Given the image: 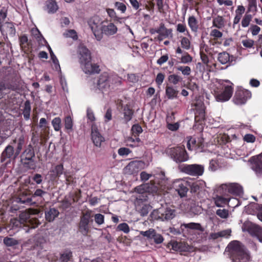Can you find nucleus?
<instances>
[{
    "label": "nucleus",
    "instance_id": "nucleus-1",
    "mask_svg": "<svg viewBox=\"0 0 262 262\" xmlns=\"http://www.w3.org/2000/svg\"><path fill=\"white\" fill-rule=\"evenodd\" d=\"M233 262H250V255L244 245L238 241L231 242L226 249Z\"/></svg>",
    "mask_w": 262,
    "mask_h": 262
},
{
    "label": "nucleus",
    "instance_id": "nucleus-2",
    "mask_svg": "<svg viewBox=\"0 0 262 262\" xmlns=\"http://www.w3.org/2000/svg\"><path fill=\"white\" fill-rule=\"evenodd\" d=\"M134 190L138 193L136 196L138 202L147 201L150 193L159 195L161 192L159 183H156L152 181H150L149 183L143 184L136 187Z\"/></svg>",
    "mask_w": 262,
    "mask_h": 262
},
{
    "label": "nucleus",
    "instance_id": "nucleus-3",
    "mask_svg": "<svg viewBox=\"0 0 262 262\" xmlns=\"http://www.w3.org/2000/svg\"><path fill=\"white\" fill-rule=\"evenodd\" d=\"M233 92V83L228 80L222 81L214 91L215 99L217 101H227L232 97Z\"/></svg>",
    "mask_w": 262,
    "mask_h": 262
},
{
    "label": "nucleus",
    "instance_id": "nucleus-4",
    "mask_svg": "<svg viewBox=\"0 0 262 262\" xmlns=\"http://www.w3.org/2000/svg\"><path fill=\"white\" fill-rule=\"evenodd\" d=\"M120 83L121 81L115 76H111L107 73H102L97 81V87L102 92L107 91L114 89V85L117 83Z\"/></svg>",
    "mask_w": 262,
    "mask_h": 262
},
{
    "label": "nucleus",
    "instance_id": "nucleus-5",
    "mask_svg": "<svg viewBox=\"0 0 262 262\" xmlns=\"http://www.w3.org/2000/svg\"><path fill=\"white\" fill-rule=\"evenodd\" d=\"M166 153L177 163L187 161L189 159L188 154L184 146L168 148L166 150Z\"/></svg>",
    "mask_w": 262,
    "mask_h": 262
},
{
    "label": "nucleus",
    "instance_id": "nucleus-6",
    "mask_svg": "<svg viewBox=\"0 0 262 262\" xmlns=\"http://www.w3.org/2000/svg\"><path fill=\"white\" fill-rule=\"evenodd\" d=\"M93 214L92 210L87 209L82 212L78 224V231L84 236H86L90 231V224L93 222L92 218Z\"/></svg>",
    "mask_w": 262,
    "mask_h": 262
},
{
    "label": "nucleus",
    "instance_id": "nucleus-7",
    "mask_svg": "<svg viewBox=\"0 0 262 262\" xmlns=\"http://www.w3.org/2000/svg\"><path fill=\"white\" fill-rule=\"evenodd\" d=\"M20 161L23 166L30 169L36 168L35 152L32 145H29L21 155Z\"/></svg>",
    "mask_w": 262,
    "mask_h": 262
},
{
    "label": "nucleus",
    "instance_id": "nucleus-8",
    "mask_svg": "<svg viewBox=\"0 0 262 262\" xmlns=\"http://www.w3.org/2000/svg\"><path fill=\"white\" fill-rule=\"evenodd\" d=\"M176 215V210L170 207H161L154 210L151 214L152 219L162 221H168L173 219Z\"/></svg>",
    "mask_w": 262,
    "mask_h": 262
},
{
    "label": "nucleus",
    "instance_id": "nucleus-9",
    "mask_svg": "<svg viewBox=\"0 0 262 262\" xmlns=\"http://www.w3.org/2000/svg\"><path fill=\"white\" fill-rule=\"evenodd\" d=\"M103 22L98 16H94L88 20V24L91 29L96 39L100 41L102 39V35L100 31L101 26Z\"/></svg>",
    "mask_w": 262,
    "mask_h": 262
},
{
    "label": "nucleus",
    "instance_id": "nucleus-10",
    "mask_svg": "<svg viewBox=\"0 0 262 262\" xmlns=\"http://www.w3.org/2000/svg\"><path fill=\"white\" fill-rule=\"evenodd\" d=\"M19 221L20 224L31 229L35 228L40 224L37 218L33 217L30 213L26 212H22L19 215Z\"/></svg>",
    "mask_w": 262,
    "mask_h": 262
},
{
    "label": "nucleus",
    "instance_id": "nucleus-11",
    "mask_svg": "<svg viewBox=\"0 0 262 262\" xmlns=\"http://www.w3.org/2000/svg\"><path fill=\"white\" fill-rule=\"evenodd\" d=\"M182 172L192 176H201L204 171V167L199 164H185L181 169Z\"/></svg>",
    "mask_w": 262,
    "mask_h": 262
},
{
    "label": "nucleus",
    "instance_id": "nucleus-12",
    "mask_svg": "<svg viewBox=\"0 0 262 262\" xmlns=\"http://www.w3.org/2000/svg\"><path fill=\"white\" fill-rule=\"evenodd\" d=\"M66 170L63 164L61 163L58 164L52 165L48 172V176L50 180L52 182H57L59 178L64 174Z\"/></svg>",
    "mask_w": 262,
    "mask_h": 262
},
{
    "label": "nucleus",
    "instance_id": "nucleus-13",
    "mask_svg": "<svg viewBox=\"0 0 262 262\" xmlns=\"http://www.w3.org/2000/svg\"><path fill=\"white\" fill-rule=\"evenodd\" d=\"M251 96V92L245 89H237L235 93L233 101L234 103L237 105L245 104L248 99Z\"/></svg>",
    "mask_w": 262,
    "mask_h": 262
},
{
    "label": "nucleus",
    "instance_id": "nucleus-14",
    "mask_svg": "<svg viewBox=\"0 0 262 262\" xmlns=\"http://www.w3.org/2000/svg\"><path fill=\"white\" fill-rule=\"evenodd\" d=\"M140 234L141 235L147 237L148 239H154V242L156 244H160L164 241V237L161 234L158 233L155 229L152 228H150L145 231H140Z\"/></svg>",
    "mask_w": 262,
    "mask_h": 262
},
{
    "label": "nucleus",
    "instance_id": "nucleus-15",
    "mask_svg": "<svg viewBox=\"0 0 262 262\" xmlns=\"http://www.w3.org/2000/svg\"><path fill=\"white\" fill-rule=\"evenodd\" d=\"M223 190L225 189V191L229 193L241 196L243 194V189L242 187L236 183H231L229 184H222L220 187Z\"/></svg>",
    "mask_w": 262,
    "mask_h": 262
},
{
    "label": "nucleus",
    "instance_id": "nucleus-16",
    "mask_svg": "<svg viewBox=\"0 0 262 262\" xmlns=\"http://www.w3.org/2000/svg\"><path fill=\"white\" fill-rule=\"evenodd\" d=\"M249 161L251 164V168L256 173H262V153L251 157Z\"/></svg>",
    "mask_w": 262,
    "mask_h": 262
},
{
    "label": "nucleus",
    "instance_id": "nucleus-17",
    "mask_svg": "<svg viewBox=\"0 0 262 262\" xmlns=\"http://www.w3.org/2000/svg\"><path fill=\"white\" fill-rule=\"evenodd\" d=\"M91 139L94 144L100 147L101 143L104 142V138L101 135L97 127L92 126L91 130Z\"/></svg>",
    "mask_w": 262,
    "mask_h": 262
},
{
    "label": "nucleus",
    "instance_id": "nucleus-18",
    "mask_svg": "<svg viewBox=\"0 0 262 262\" xmlns=\"http://www.w3.org/2000/svg\"><path fill=\"white\" fill-rule=\"evenodd\" d=\"M171 247L172 250L180 252H190L193 251V247L185 242H173Z\"/></svg>",
    "mask_w": 262,
    "mask_h": 262
},
{
    "label": "nucleus",
    "instance_id": "nucleus-19",
    "mask_svg": "<svg viewBox=\"0 0 262 262\" xmlns=\"http://www.w3.org/2000/svg\"><path fill=\"white\" fill-rule=\"evenodd\" d=\"M78 56L79 62L82 64L86 61L91 60V54L90 50L85 46H80L78 50Z\"/></svg>",
    "mask_w": 262,
    "mask_h": 262
},
{
    "label": "nucleus",
    "instance_id": "nucleus-20",
    "mask_svg": "<svg viewBox=\"0 0 262 262\" xmlns=\"http://www.w3.org/2000/svg\"><path fill=\"white\" fill-rule=\"evenodd\" d=\"M143 162L141 161H132L124 169L125 173L127 174H135L140 170Z\"/></svg>",
    "mask_w": 262,
    "mask_h": 262
},
{
    "label": "nucleus",
    "instance_id": "nucleus-21",
    "mask_svg": "<svg viewBox=\"0 0 262 262\" xmlns=\"http://www.w3.org/2000/svg\"><path fill=\"white\" fill-rule=\"evenodd\" d=\"M204 139L202 138L191 137L187 142V147L189 150L202 149Z\"/></svg>",
    "mask_w": 262,
    "mask_h": 262
},
{
    "label": "nucleus",
    "instance_id": "nucleus-22",
    "mask_svg": "<svg viewBox=\"0 0 262 262\" xmlns=\"http://www.w3.org/2000/svg\"><path fill=\"white\" fill-rule=\"evenodd\" d=\"M81 64L83 66V70L86 74L99 73L100 71L99 66L97 64L92 63L91 60L86 61Z\"/></svg>",
    "mask_w": 262,
    "mask_h": 262
},
{
    "label": "nucleus",
    "instance_id": "nucleus-23",
    "mask_svg": "<svg viewBox=\"0 0 262 262\" xmlns=\"http://www.w3.org/2000/svg\"><path fill=\"white\" fill-rule=\"evenodd\" d=\"M117 30V27L113 23H110L107 25H102L101 26L100 31L102 36L103 34L106 36H111L116 34Z\"/></svg>",
    "mask_w": 262,
    "mask_h": 262
},
{
    "label": "nucleus",
    "instance_id": "nucleus-24",
    "mask_svg": "<svg viewBox=\"0 0 262 262\" xmlns=\"http://www.w3.org/2000/svg\"><path fill=\"white\" fill-rule=\"evenodd\" d=\"M190 184L187 181H179L176 185V190L179 195L181 197L185 196L188 192Z\"/></svg>",
    "mask_w": 262,
    "mask_h": 262
},
{
    "label": "nucleus",
    "instance_id": "nucleus-25",
    "mask_svg": "<svg viewBox=\"0 0 262 262\" xmlns=\"http://www.w3.org/2000/svg\"><path fill=\"white\" fill-rule=\"evenodd\" d=\"M17 156H15V151L11 145H8L2 154V160L5 161L6 159H15Z\"/></svg>",
    "mask_w": 262,
    "mask_h": 262
},
{
    "label": "nucleus",
    "instance_id": "nucleus-26",
    "mask_svg": "<svg viewBox=\"0 0 262 262\" xmlns=\"http://www.w3.org/2000/svg\"><path fill=\"white\" fill-rule=\"evenodd\" d=\"M158 30L159 36L158 38L159 40H162L163 38L168 37L172 33V30L171 29H167L163 23H160Z\"/></svg>",
    "mask_w": 262,
    "mask_h": 262
},
{
    "label": "nucleus",
    "instance_id": "nucleus-27",
    "mask_svg": "<svg viewBox=\"0 0 262 262\" xmlns=\"http://www.w3.org/2000/svg\"><path fill=\"white\" fill-rule=\"evenodd\" d=\"M123 120L125 123H127L130 121L134 114V111L128 104H126L123 109Z\"/></svg>",
    "mask_w": 262,
    "mask_h": 262
},
{
    "label": "nucleus",
    "instance_id": "nucleus-28",
    "mask_svg": "<svg viewBox=\"0 0 262 262\" xmlns=\"http://www.w3.org/2000/svg\"><path fill=\"white\" fill-rule=\"evenodd\" d=\"M59 214L58 210L55 208H51L45 212L46 220L50 222L53 221Z\"/></svg>",
    "mask_w": 262,
    "mask_h": 262
},
{
    "label": "nucleus",
    "instance_id": "nucleus-29",
    "mask_svg": "<svg viewBox=\"0 0 262 262\" xmlns=\"http://www.w3.org/2000/svg\"><path fill=\"white\" fill-rule=\"evenodd\" d=\"M179 91L172 85H166L165 88L166 96L168 99H173L178 97Z\"/></svg>",
    "mask_w": 262,
    "mask_h": 262
},
{
    "label": "nucleus",
    "instance_id": "nucleus-30",
    "mask_svg": "<svg viewBox=\"0 0 262 262\" xmlns=\"http://www.w3.org/2000/svg\"><path fill=\"white\" fill-rule=\"evenodd\" d=\"M188 25L192 32L196 33L199 28V21L194 16H190L188 18Z\"/></svg>",
    "mask_w": 262,
    "mask_h": 262
},
{
    "label": "nucleus",
    "instance_id": "nucleus-31",
    "mask_svg": "<svg viewBox=\"0 0 262 262\" xmlns=\"http://www.w3.org/2000/svg\"><path fill=\"white\" fill-rule=\"evenodd\" d=\"M205 119V112L203 108L201 107L196 110L194 120L199 124H202Z\"/></svg>",
    "mask_w": 262,
    "mask_h": 262
},
{
    "label": "nucleus",
    "instance_id": "nucleus-32",
    "mask_svg": "<svg viewBox=\"0 0 262 262\" xmlns=\"http://www.w3.org/2000/svg\"><path fill=\"white\" fill-rule=\"evenodd\" d=\"M31 110V103L29 100H27L24 103V106L23 110V114L24 119L28 120L30 117V113Z\"/></svg>",
    "mask_w": 262,
    "mask_h": 262
},
{
    "label": "nucleus",
    "instance_id": "nucleus-33",
    "mask_svg": "<svg viewBox=\"0 0 262 262\" xmlns=\"http://www.w3.org/2000/svg\"><path fill=\"white\" fill-rule=\"evenodd\" d=\"M251 232L257 237L260 242H262V228L255 224L252 225L250 227Z\"/></svg>",
    "mask_w": 262,
    "mask_h": 262
},
{
    "label": "nucleus",
    "instance_id": "nucleus-34",
    "mask_svg": "<svg viewBox=\"0 0 262 262\" xmlns=\"http://www.w3.org/2000/svg\"><path fill=\"white\" fill-rule=\"evenodd\" d=\"M14 143L17 142V146L15 149V156H18L22 149L23 146L25 143V138L23 136L19 137L17 141L16 139L13 140Z\"/></svg>",
    "mask_w": 262,
    "mask_h": 262
},
{
    "label": "nucleus",
    "instance_id": "nucleus-35",
    "mask_svg": "<svg viewBox=\"0 0 262 262\" xmlns=\"http://www.w3.org/2000/svg\"><path fill=\"white\" fill-rule=\"evenodd\" d=\"M64 128L68 133L73 130V121L70 116H67L64 119Z\"/></svg>",
    "mask_w": 262,
    "mask_h": 262
},
{
    "label": "nucleus",
    "instance_id": "nucleus-36",
    "mask_svg": "<svg viewBox=\"0 0 262 262\" xmlns=\"http://www.w3.org/2000/svg\"><path fill=\"white\" fill-rule=\"evenodd\" d=\"M230 55L226 52H223L218 54L217 60L222 64H225L230 62Z\"/></svg>",
    "mask_w": 262,
    "mask_h": 262
},
{
    "label": "nucleus",
    "instance_id": "nucleus-37",
    "mask_svg": "<svg viewBox=\"0 0 262 262\" xmlns=\"http://www.w3.org/2000/svg\"><path fill=\"white\" fill-rule=\"evenodd\" d=\"M46 7L49 13H54L58 10V6L56 2L53 0H48L46 2Z\"/></svg>",
    "mask_w": 262,
    "mask_h": 262
},
{
    "label": "nucleus",
    "instance_id": "nucleus-38",
    "mask_svg": "<svg viewBox=\"0 0 262 262\" xmlns=\"http://www.w3.org/2000/svg\"><path fill=\"white\" fill-rule=\"evenodd\" d=\"M213 26L218 29H221L225 26V21L223 17L218 15L213 19Z\"/></svg>",
    "mask_w": 262,
    "mask_h": 262
},
{
    "label": "nucleus",
    "instance_id": "nucleus-39",
    "mask_svg": "<svg viewBox=\"0 0 262 262\" xmlns=\"http://www.w3.org/2000/svg\"><path fill=\"white\" fill-rule=\"evenodd\" d=\"M182 80L183 78L177 74H170L168 77V81L169 82L173 85H177L179 82H182Z\"/></svg>",
    "mask_w": 262,
    "mask_h": 262
},
{
    "label": "nucleus",
    "instance_id": "nucleus-40",
    "mask_svg": "<svg viewBox=\"0 0 262 262\" xmlns=\"http://www.w3.org/2000/svg\"><path fill=\"white\" fill-rule=\"evenodd\" d=\"M257 11L256 0H248V9L246 13L252 12L255 14Z\"/></svg>",
    "mask_w": 262,
    "mask_h": 262
},
{
    "label": "nucleus",
    "instance_id": "nucleus-41",
    "mask_svg": "<svg viewBox=\"0 0 262 262\" xmlns=\"http://www.w3.org/2000/svg\"><path fill=\"white\" fill-rule=\"evenodd\" d=\"M3 243L7 247H13L19 244L17 240L8 236L4 237Z\"/></svg>",
    "mask_w": 262,
    "mask_h": 262
},
{
    "label": "nucleus",
    "instance_id": "nucleus-42",
    "mask_svg": "<svg viewBox=\"0 0 262 262\" xmlns=\"http://www.w3.org/2000/svg\"><path fill=\"white\" fill-rule=\"evenodd\" d=\"M176 30L179 33H184L186 36L191 37L190 34L185 24H178L176 26Z\"/></svg>",
    "mask_w": 262,
    "mask_h": 262
},
{
    "label": "nucleus",
    "instance_id": "nucleus-43",
    "mask_svg": "<svg viewBox=\"0 0 262 262\" xmlns=\"http://www.w3.org/2000/svg\"><path fill=\"white\" fill-rule=\"evenodd\" d=\"M229 201L228 198H225L222 196H217L215 199V204L217 207H223Z\"/></svg>",
    "mask_w": 262,
    "mask_h": 262
},
{
    "label": "nucleus",
    "instance_id": "nucleus-44",
    "mask_svg": "<svg viewBox=\"0 0 262 262\" xmlns=\"http://www.w3.org/2000/svg\"><path fill=\"white\" fill-rule=\"evenodd\" d=\"M52 125L54 128V129L58 132L61 130V119L60 117H57L54 118L52 121Z\"/></svg>",
    "mask_w": 262,
    "mask_h": 262
},
{
    "label": "nucleus",
    "instance_id": "nucleus-45",
    "mask_svg": "<svg viewBox=\"0 0 262 262\" xmlns=\"http://www.w3.org/2000/svg\"><path fill=\"white\" fill-rule=\"evenodd\" d=\"M184 228H188L190 229L199 230L201 228V225L199 223H190L188 224L183 223L181 225V228L182 230H184Z\"/></svg>",
    "mask_w": 262,
    "mask_h": 262
},
{
    "label": "nucleus",
    "instance_id": "nucleus-46",
    "mask_svg": "<svg viewBox=\"0 0 262 262\" xmlns=\"http://www.w3.org/2000/svg\"><path fill=\"white\" fill-rule=\"evenodd\" d=\"M252 18V15L251 14L246 13L242 20V26L244 28L247 27L250 25Z\"/></svg>",
    "mask_w": 262,
    "mask_h": 262
},
{
    "label": "nucleus",
    "instance_id": "nucleus-47",
    "mask_svg": "<svg viewBox=\"0 0 262 262\" xmlns=\"http://www.w3.org/2000/svg\"><path fill=\"white\" fill-rule=\"evenodd\" d=\"M72 257V252L70 250H66L60 254L61 262H68Z\"/></svg>",
    "mask_w": 262,
    "mask_h": 262
},
{
    "label": "nucleus",
    "instance_id": "nucleus-48",
    "mask_svg": "<svg viewBox=\"0 0 262 262\" xmlns=\"http://www.w3.org/2000/svg\"><path fill=\"white\" fill-rule=\"evenodd\" d=\"M48 194V192L45 190H43L41 189L38 188L32 194V198H36L38 197L40 198V201H42V200H44L43 197Z\"/></svg>",
    "mask_w": 262,
    "mask_h": 262
},
{
    "label": "nucleus",
    "instance_id": "nucleus-49",
    "mask_svg": "<svg viewBox=\"0 0 262 262\" xmlns=\"http://www.w3.org/2000/svg\"><path fill=\"white\" fill-rule=\"evenodd\" d=\"M46 243V239L43 237H38L34 246V249H42L43 248L44 244Z\"/></svg>",
    "mask_w": 262,
    "mask_h": 262
},
{
    "label": "nucleus",
    "instance_id": "nucleus-50",
    "mask_svg": "<svg viewBox=\"0 0 262 262\" xmlns=\"http://www.w3.org/2000/svg\"><path fill=\"white\" fill-rule=\"evenodd\" d=\"M48 49L50 54L51 59L55 64V69L57 70L58 69H60L59 61L56 56L54 54L51 48L49 46L48 47Z\"/></svg>",
    "mask_w": 262,
    "mask_h": 262
},
{
    "label": "nucleus",
    "instance_id": "nucleus-51",
    "mask_svg": "<svg viewBox=\"0 0 262 262\" xmlns=\"http://www.w3.org/2000/svg\"><path fill=\"white\" fill-rule=\"evenodd\" d=\"M135 138L133 137H129L127 139V142H134V144H127L131 147H135L139 146L141 140L136 135H134Z\"/></svg>",
    "mask_w": 262,
    "mask_h": 262
},
{
    "label": "nucleus",
    "instance_id": "nucleus-52",
    "mask_svg": "<svg viewBox=\"0 0 262 262\" xmlns=\"http://www.w3.org/2000/svg\"><path fill=\"white\" fill-rule=\"evenodd\" d=\"M116 231H123L125 233H128L130 231V229L127 223H123L119 224L117 226L116 228Z\"/></svg>",
    "mask_w": 262,
    "mask_h": 262
},
{
    "label": "nucleus",
    "instance_id": "nucleus-53",
    "mask_svg": "<svg viewBox=\"0 0 262 262\" xmlns=\"http://www.w3.org/2000/svg\"><path fill=\"white\" fill-rule=\"evenodd\" d=\"M180 60L182 63L186 64L192 62V57L188 53L184 52Z\"/></svg>",
    "mask_w": 262,
    "mask_h": 262
},
{
    "label": "nucleus",
    "instance_id": "nucleus-54",
    "mask_svg": "<svg viewBox=\"0 0 262 262\" xmlns=\"http://www.w3.org/2000/svg\"><path fill=\"white\" fill-rule=\"evenodd\" d=\"M177 70L181 71L184 76H189L191 72L189 66H179L177 67Z\"/></svg>",
    "mask_w": 262,
    "mask_h": 262
},
{
    "label": "nucleus",
    "instance_id": "nucleus-55",
    "mask_svg": "<svg viewBox=\"0 0 262 262\" xmlns=\"http://www.w3.org/2000/svg\"><path fill=\"white\" fill-rule=\"evenodd\" d=\"M190 41L189 39L186 37H182L181 40V47L186 50L190 48Z\"/></svg>",
    "mask_w": 262,
    "mask_h": 262
},
{
    "label": "nucleus",
    "instance_id": "nucleus-56",
    "mask_svg": "<svg viewBox=\"0 0 262 262\" xmlns=\"http://www.w3.org/2000/svg\"><path fill=\"white\" fill-rule=\"evenodd\" d=\"M6 25L7 31L9 32V35L12 36H14L16 34V30L14 23L12 22H7Z\"/></svg>",
    "mask_w": 262,
    "mask_h": 262
},
{
    "label": "nucleus",
    "instance_id": "nucleus-57",
    "mask_svg": "<svg viewBox=\"0 0 262 262\" xmlns=\"http://www.w3.org/2000/svg\"><path fill=\"white\" fill-rule=\"evenodd\" d=\"M64 176L66 180V184L67 185L73 184L74 182L75 178L72 174H71L67 170H66Z\"/></svg>",
    "mask_w": 262,
    "mask_h": 262
},
{
    "label": "nucleus",
    "instance_id": "nucleus-58",
    "mask_svg": "<svg viewBox=\"0 0 262 262\" xmlns=\"http://www.w3.org/2000/svg\"><path fill=\"white\" fill-rule=\"evenodd\" d=\"M117 242L122 243L126 246H129L132 243V240L128 238L126 236L121 235L117 238Z\"/></svg>",
    "mask_w": 262,
    "mask_h": 262
},
{
    "label": "nucleus",
    "instance_id": "nucleus-59",
    "mask_svg": "<svg viewBox=\"0 0 262 262\" xmlns=\"http://www.w3.org/2000/svg\"><path fill=\"white\" fill-rule=\"evenodd\" d=\"M81 191L80 189L75 191L73 193H71L70 194V198H71V199L72 200V203H75L79 201V200L80 199L81 195Z\"/></svg>",
    "mask_w": 262,
    "mask_h": 262
},
{
    "label": "nucleus",
    "instance_id": "nucleus-60",
    "mask_svg": "<svg viewBox=\"0 0 262 262\" xmlns=\"http://www.w3.org/2000/svg\"><path fill=\"white\" fill-rule=\"evenodd\" d=\"M32 180L37 185L41 184L43 181V177L39 173H35L32 177Z\"/></svg>",
    "mask_w": 262,
    "mask_h": 262
},
{
    "label": "nucleus",
    "instance_id": "nucleus-61",
    "mask_svg": "<svg viewBox=\"0 0 262 262\" xmlns=\"http://www.w3.org/2000/svg\"><path fill=\"white\" fill-rule=\"evenodd\" d=\"M216 214L222 219H227L229 216V211L225 209H219L216 210Z\"/></svg>",
    "mask_w": 262,
    "mask_h": 262
},
{
    "label": "nucleus",
    "instance_id": "nucleus-62",
    "mask_svg": "<svg viewBox=\"0 0 262 262\" xmlns=\"http://www.w3.org/2000/svg\"><path fill=\"white\" fill-rule=\"evenodd\" d=\"M223 33L217 29H213L210 33V36L214 39H219L223 36Z\"/></svg>",
    "mask_w": 262,
    "mask_h": 262
},
{
    "label": "nucleus",
    "instance_id": "nucleus-63",
    "mask_svg": "<svg viewBox=\"0 0 262 262\" xmlns=\"http://www.w3.org/2000/svg\"><path fill=\"white\" fill-rule=\"evenodd\" d=\"M94 220L96 224L102 225L104 223V216L100 213L96 214L94 215Z\"/></svg>",
    "mask_w": 262,
    "mask_h": 262
},
{
    "label": "nucleus",
    "instance_id": "nucleus-64",
    "mask_svg": "<svg viewBox=\"0 0 262 262\" xmlns=\"http://www.w3.org/2000/svg\"><path fill=\"white\" fill-rule=\"evenodd\" d=\"M260 30V28L256 25H251L249 29V31L251 32L253 36L258 35Z\"/></svg>",
    "mask_w": 262,
    "mask_h": 262
}]
</instances>
